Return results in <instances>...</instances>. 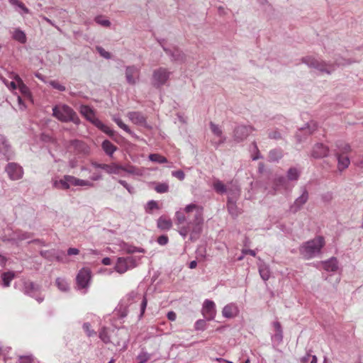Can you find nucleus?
Here are the masks:
<instances>
[{
  "label": "nucleus",
  "instance_id": "obj_32",
  "mask_svg": "<svg viewBox=\"0 0 363 363\" xmlns=\"http://www.w3.org/2000/svg\"><path fill=\"white\" fill-rule=\"evenodd\" d=\"M67 175H65L61 179H52V186L57 189L67 190L69 189V183L67 181Z\"/></svg>",
  "mask_w": 363,
  "mask_h": 363
},
{
  "label": "nucleus",
  "instance_id": "obj_17",
  "mask_svg": "<svg viewBox=\"0 0 363 363\" xmlns=\"http://www.w3.org/2000/svg\"><path fill=\"white\" fill-rule=\"evenodd\" d=\"M0 154H1L4 159L10 160L13 157V152L11 149L10 144L4 135L0 134Z\"/></svg>",
  "mask_w": 363,
  "mask_h": 363
},
{
  "label": "nucleus",
  "instance_id": "obj_45",
  "mask_svg": "<svg viewBox=\"0 0 363 363\" xmlns=\"http://www.w3.org/2000/svg\"><path fill=\"white\" fill-rule=\"evenodd\" d=\"M287 177L289 180H297L299 177V172L296 168H290L287 172Z\"/></svg>",
  "mask_w": 363,
  "mask_h": 363
},
{
  "label": "nucleus",
  "instance_id": "obj_13",
  "mask_svg": "<svg viewBox=\"0 0 363 363\" xmlns=\"http://www.w3.org/2000/svg\"><path fill=\"white\" fill-rule=\"evenodd\" d=\"M129 120L135 125L151 129V126L147 122V117L140 111H130L127 114Z\"/></svg>",
  "mask_w": 363,
  "mask_h": 363
},
{
  "label": "nucleus",
  "instance_id": "obj_63",
  "mask_svg": "<svg viewBox=\"0 0 363 363\" xmlns=\"http://www.w3.org/2000/svg\"><path fill=\"white\" fill-rule=\"evenodd\" d=\"M42 18L43 20L45 21L47 23H48L49 24H50L51 26H54L58 31L60 32H62V30L61 28L57 26L52 21H51L50 18H48V17L45 16H42Z\"/></svg>",
  "mask_w": 363,
  "mask_h": 363
},
{
  "label": "nucleus",
  "instance_id": "obj_10",
  "mask_svg": "<svg viewBox=\"0 0 363 363\" xmlns=\"http://www.w3.org/2000/svg\"><path fill=\"white\" fill-rule=\"evenodd\" d=\"M300 191L301 195L296 199L289 207L290 212L293 213H296L300 211L309 199V193L306 186H301Z\"/></svg>",
  "mask_w": 363,
  "mask_h": 363
},
{
  "label": "nucleus",
  "instance_id": "obj_43",
  "mask_svg": "<svg viewBox=\"0 0 363 363\" xmlns=\"http://www.w3.org/2000/svg\"><path fill=\"white\" fill-rule=\"evenodd\" d=\"M149 160L152 162L160 164L166 163L167 162V160L165 157L157 153L150 154L149 155Z\"/></svg>",
  "mask_w": 363,
  "mask_h": 363
},
{
  "label": "nucleus",
  "instance_id": "obj_8",
  "mask_svg": "<svg viewBox=\"0 0 363 363\" xmlns=\"http://www.w3.org/2000/svg\"><path fill=\"white\" fill-rule=\"evenodd\" d=\"M302 62L306 64L309 67L316 69L328 74H330L334 69L332 65H328L323 61H319L312 57H303Z\"/></svg>",
  "mask_w": 363,
  "mask_h": 363
},
{
  "label": "nucleus",
  "instance_id": "obj_48",
  "mask_svg": "<svg viewBox=\"0 0 363 363\" xmlns=\"http://www.w3.org/2000/svg\"><path fill=\"white\" fill-rule=\"evenodd\" d=\"M150 359V354L147 352H141L138 356V363H146Z\"/></svg>",
  "mask_w": 363,
  "mask_h": 363
},
{
  "label": "nucleus",
  "instance_id": "obj_60",
  "mask_svg": "<svg viewBox=\"0 0 363 363\" xmlns=\"http://www.w3.org/2000/svg\"><path fill=\"white\" fill-rule=\"evenodd\" d=\"M172 175L180 181L184 180L185 177L184 172L182 170L173 171Z\"/></svg>",
  "mask_w": 363,
  "mask_h": 363
},
{
  "label": "nucleus",
  "instance_id": "obj_46",
  "mask_svg": "<svg viewBox=\"0 0 363 363\" xmlns=\"http://www.w3.org/2000/svg\"><path fill=\"white\" fill-rule=\"evenodd\" d=\"M155 190L159 194L166 193L169 191V185L167 183H157Z\"/></svg>",
  "mask_w": 363,
  "mask_h": 363
},
{
  "label": "nucleus",
  "instance_id": "obj_33",
  "mask_svg": "<svg viewBox=\"0 0 363 363\" xmlns=\"http://www.w3.org/2000/svg\"><path fill=\"white\" fill-rule=\"evenodd\" d=\"M112 120L118 125L119 128L123 129L129 135L134 136L135 134L125 124L118 115H113Z\"/></svg>",
  "mask_w": 363,
  "mask_h": 363
},
{
  "label": "nucleus",
  "instance_id": "obj_6",
  "mask_svg": "<svg viewBox=\"0 0 363 363\" xmlns=\"http://www.w3.org/2000/svg\"><path fill=\"white\" fill-rule=\"evenodd\" d=\"M24 294L35 298L38 303H41L44 300V297L41 296V286L30 281L23 282L22 289Z\"/></svg>",
  "mask_w": 363,
  "mask_h": 363
},
{
  "label": "nucleus",
  "instance_id": "obj_39",
  "mask_svg": "<svg viewBox=\"0 0 363 363\" xmlns=\"http://www.w3.org/2000/svg\"><path fill=\"white\" fill-rule=\"evenodd\" d=\"M121 170L133 175L136 176H142L143 172L142 169L136 167L135 166L128 165L127 167H124L121 165Z\"/></svg>",
  "mask_w": 363,
  "mask_h": 363
},
{
  "label": "nucleus",
  "instance_id": "obj_26",
  "mask_svg": "<svg viewBox=\"0 0 363 363\" xmlns=\"http://www.w3.org/2000/svg\"><path fill=\"white\" fill-rule=\"evenodd\" d=\"M238 313V307L234 303H229L224 306L222 311V315L227 318H232L237 315Z\"/></svg>",
  "mask_w": 363,
  "mask_h": 363
},
{
  "label": "nucleus",
  "instance_id": "obj_29",
  "mask_svg": "<svg viewBox=\"0 0 363 363\" xmlns=\"http://www.w3.org/2000/svg\"><path fill=\"white\" fill-rule=\"evenodd\" d=\"M157 226L162 230H169L172 227V222L170 218L162 216L157 219Z\"/></svg>",
  "mask_w": 363,
  "mask_h": 363
},
{
  "label": "nucleus",
  "instance_id": "obj_55",
  "mask_svg": "<svg viewBox=\"0 0 363 363\" xmlns=\"http://www.w3.org/2000/svg\"><path fill=\"white\" fill-rule=\"evenodd\" d=\"M118 182L120 184H121L124 188H125L130 194H134V188L130 184H128L125 180L118 179Z\"/></svg>",
  "mask_w": 363,
  "mask_h": 363
},
{
  "label": "nucleus",
  "instance_id": "obj_3",
  "mask_svg": "<svg viewBox=\"0 0 363 363\" xmlns=\"http://www.w3.org/2000/svg\"><path fill=\"white\" fill-rule=\"evenodd\" d=\"M52 116L63 123L72 122L79 124L80 120L77 113L66 104H57L52 108Z\"/></svg>",
  "mask_w": 363,
  "mask_h": 363
},
{
  "label": "nucleus",
  "instance_id": "obj_5",
  "mask_svg": "<svg viewBox=\"0 0 363 363\" xmlns=\"http://www.w3.org/2000/svg\"><path fill=\"white\" fill-rule=\"evenodd\" d=\"M171 72L165 67H159L152 72V84L156 88H160L168 82Z\"/></svg>",
  "mask_w": 363,
  "mask_h": 363
},
{
  "label": "nucleus",
  "instance_id": "obj_52",
  "mask_svg": "<svg viewBox=\"0 0 363 363\" xmlns=\"http://www.w3.org/2000/svg\"><path fill=\"white\" fill-rule=\"evenodd\" d=\"M196 330L203 331L206 328V321L203 319L198 320L194 325Z\"/></svg>",
  "mask_w": 363,
  "mask_h": 363
},
{
  "label": "nucleus",
  "instance_id": "obj_58",
  "mask_svg": "<svg viewBox=\"0 0 363 363\" xmlns=\"http://www.w3.org/2000/svg\"><path fill=\"white\" fill-rule=\"evenodd\" d=\"M268 136L270 139L279 140L281 139V133L277 130H271L268 133Z\"/></svg>",
  "mask_w": 363,
  "mask_h": 363
},
{
  "label": "nucleus",
  "instance_id": "obj_21",
  "mask_svg": "<svg viewBox=\"0 0 363 363\" xmlns=\"http://www.w3.org/2000/svg\"><path fill=\"white\" fill-rule=\"evenodd\" d=\"M160 43L162 46V48L164 51L166 52V54L171 57L172 61L182 62L184 60V54L180 50H179L178 48H174V50H171L162 45L161 41H160Z\"/></svg>",
  "mask_w": 363,
  "mask_h": 363
},
{
  "label": "nucleus",
  "instance_id": "obj_37",
  "mask_svg": "<svg viewBox=\"0 0 363 363\" xmlns=\"http://www.w3.org/2000/svg\"><path fill=\"white\" fill-rule=\"evenodd\" d=\"M258 268L261 278L264 281H267L270 277V270L269 267L264 263H261L258 265Z\"/></svg>",
  "mask_w": 363,
  "mask_h": 363
},
{
  "label": "nucleus",
  "instance_id": "obj_56",
  "mask_svg": "<svg viewBox=\"0 0 363 363\" xmlns=\"http://www.w3.org/2000/svg\"><path fill=\"white\" fill-rule=\"evenodd\" d=\"M147 298L145 296H143L141 303H140V314L139 316L140 318L143 317V315L145 311L146 307H147Z\"/></svg>",
  "mask_w": 363,
  "mask_h": 363
},
{
  "label": "nucleus",
  "instance_id": "obj_30",
  "mask_svg": "<svg viewBox=\"0 0 363 363\" xmlns=\"http://www.w3.org/2000/svg\"><path fill=\"white\" fill-rule=\"evenodd\" d=\"M337 159V168L340 171H342L348 167L350 164L349 157L339 152L336 153Z\"/></svg>",
  "mask_w": 363,
  "mask_h": 363
},
{
  "label": "nucleus",
  "instance_id": "obj_59",
  "mask_svg": "<svg viewBox=\"0 0 363 363\" xmlns=\"http://www.w3.org/2000/svg\"><path fill=\"white\" fill-rule=\"evenodd\" d=\"M96 50L100 54V55L104 57L105 59L111 58V54L108 52L106 51L103 48L96 47Z\"/></svg>",
  "mask_w": 363,
  "mask_h": 363
},
{
  "label": "nucleus",
  "instance_id": "obj_22",
  "mask_svg": "<svg viewBox=\"0 0 363 363\" xmlns=\"http://www.w3.org/2000/svg\"><path fill=\"white\" fill-rule=\"evenodd\" d=\"M329 152V149L327 146L322 143H317L313 147L311 156L315 159H320L327 157Z\"/></svg>",
  "mask_w": 363,
  "mask_h": 363
},
{
  "label": "nucleus",
  "instance_id": "obj_1",
  "mask_svg": "<svg viewBox=\"0 0 363 363\" xmlns=\"http://www.w3.org/2000/svg\"><path fill=\"white\" fill-rule=\"evenodd\" d=\"M203 220V208L194 203L188 204L175 213L178 233L184 238L189 234V240L193 242L200 237Z\"/></svg>",
  "mask_w": 363,
  "mask_h": 363
},
{
  "label": "nucleus",
  "instance_id": "obj_15",
  "mask_svg": "<svg viewBox=\"0 0 363 363\" xmlns=\"http://www.w3.org/2000/svg\"><path fill=\"white\" fill-rule=\"evenodd\" d=\"M5 170L11 180L20 179L23 175V168L15 162L9 163L6 165Z\"/></svg>",
  "mask_w": 363,
  "mask_h": 363
},
{
  "label": "nucleus",
  "instance_id": "obj_41",
  "mask_svg": "<svg viewBox=\"0 0 363 363\" xmlns=\"http://www.w3.org/2000/svg\"><path fill=\"white\" fill-rule=\"evenodd\" d=\"M15 277V273L13 272H6L1 274V279L3 280V286L4 287H9L11 281Z\"/></svg>",
  "mask_w": 363,
  "mask_h": 363
},
{
  "label": "nucleus",
  "instance_id": "obj_23",
  "mask_svg": "<svg viewBox=\"0 0 363 363\" xmlns=\"http://www.w3.org/2000/svg\"><path fill=\"white\" fill-rule=\"evenodd\" d=\"M238 199V192L236 193L235 199L232 196L228 197L227 208H228L229 213L233 217H236L240 213L239 208H238L237 204H236V201H237Z\"/></svg>",
  "mask_w": 363,
  "mask_h": 363
},
{
  "label": "nucleus",
  "instance_id": "obj_54",
  "mask_svg": "<svg viewBox=\"0 0 363 363\" xmlns=\"http://www.w3.org/2000/svg\"><path fill=\"white\" fill-rule=\"evenodd\" d=\"M83 329L89 337H91L96 333L94 330L91 329V325L89 323H84L83 324Z\"/></svg>",
  "mask_w": 363,
  "mask_h": 363
},
{
  "label": "nucleus",
  "instance_id": "obj_24",
  "mask_svg": "<svg viewBox=\"0 0 363 363\" xmlns=\"http://www.w3.org/2000/svg\"><path fill=\"white\" fill-rule=\"evenodd\" d=\"M67 181L69 182V186L73 185L75 186H89V187H93L94 184L89 181V180H84L78 179L74 176L71 175H67Z\"/></svg>",
  "mask_w": 363,
  "mask_h": 363
},
{
  "label": "nucleus",
  "instance_id": "obj_64",
  "mask_svg": "<svg viewBox=\"0 0 363 363\" xmlns=\"http://www.w3.org/2000/svg\"><path fill=\"white\" fill-rule=\"evenodd\" d=\"M272 338L279 342H281L283 339V332H276L272 336Z\"/></svg>",
  "mask_w": 363,
  "mask_h": 363
},
{
  "label": "nucleus",
  "instance_id": "obj_2",
  "mask_svg": "<svg viewBox=\"0 0 363 363\" xmlns=\"http://www.w3.org/2000/svg\"><path fill=\"white\" fill-rule=\"evenodd\" d=\"M324 245V238L323 236H318L313 240L304 242L300 247L299 252L305 259H309L318 255Z\"/></svg>",
  "mask_w": 363,
  "mask_h": 363
},
{
  "label": "nucleus",
  "instance_id": "obj_34",
  "mask_svg": "<svg viewBox=\"0 0 363 363\" xmlns=\"http://www.w3.org/2000/svg\"><path fill=\"white\" fill-rule=\"evenodd\" d=\"M13 79L18 84V88L19 91L21 92V94H23L24 96H30V90L28 87L23 83L21 78L18 74H16Z\"/></svg>",
  "mask_w": 363,
  "mask_h": 363
},
{
  "label": "nucleus",
  "instance_id": "obj_42",
  "mask_svg": "<svg viewBox=\"0 0 363 363\" xmlns=\"http://www.w3.org/2000/svg\"><path fill=\"white\" fill-rule=\"evenodd\" d=\"M55 282H56V285H57V288L61 291L67 292L69 291V285L65 279L60 278V277L57 278Z\"/></svg>",
  "mask_w": 363,
  "mask_h": 363
},
{
  "label": "nucleus",
  "instance_id": "obj_35",
  "mask_svg": "<svg viewBox=\"0 0 363 363\" xmlns=\"http://www.w3.org/2000/svg\"><path fill=\"white\" fill-rule=\"evenodd\" d=\"M283 157V152L280 148L271 150L269 152V161L274 162L279 161Z\"/></svg>",
  "mask_w": 363,
  "mask_h": 363
},
{
  "label": "nucleus",
  "instance_id": "obj_7",
  "mask_svg": "<svg viewBox=\"0 0 363 363\" xmlns=\"http://www.w3.org/2000/svg\"><path fill=\"white\" fill-rule=\"evenodd\" d=\"M137 266V258L133 256L118 257L115 265V269L119 274H123Z\"/></svg>",
  "mask_w": 363,
  "mask_h": 363
},
{
  "label": "nucleus",
  "instance_id": "obj_19",
  "mask_svg": "<svg viewBox=\"0 0 363 363\" xmlns=\"http://www.w3.org/2000/svg\"><path fill=\"white\" fill-rule=\"evenodd\" d=\"M140 69L135 65L125 67V79L129 84L134 85L139 77Z\"/></svg>",
  "mask_w": 363,
  "mask_h": 363
},
{
  "label": "nucleus",
  "instance_id": "obj_11",
  "mask_svg": "<svg viewBox=\"0 0 363 363\" xmlns=\"http://www.w3.org/2000/svg\"><path fill=\"white\" fill-rule=\"evenodd\" d=\"M91 278V272L88 268L80 269L76 277V282L78 289H87L89 286Z\"/></svg>",
  "mask_w": 363,
  "mask_h": 363
},
{
  "label": "nucleus",
  "instance_id": "obj_16",
  "mask_svg": "<svg viewBox=\"0 0 363 363\" xmlns=\"http://www.w3.org/2000/svg\"><path fill=\"white\" fill-rule=\"evenodd\" d=\"M254 130L251 125H238L234 130V139L238 143L243 141Z\"/></svg>",
  "mask_w": 363,
  "mask_h": 363
},
{
  "label": "nucleus",
  "instance_id": "obj_31",
  "mask_svg": "<svg viewBox=\"0 0 363 363\" xmlns=\"http://www.w3.org/2000/svg\"><path fill=\"white\" fill-rule=\"evenodd\" d=\"M101 147L104 152L110 157H112L113 153L117 150V147L108 140L103 141Z\"/></svg>",
  "mask_w": 363,
  "mask_h": 363
},
{
  "label": "nucleus",
  "instance_id": "obj_61",
  "mask_svg": "<svg viewBox=\"0 0 363 363\" xmlns=\"http://www.w3.org/2000/svg\"><path fill=\"white\" fill-rule=\"evenodd\" d=\"M64 255H65L64 252L55 250V255L54 259H56L58 262H65V261H64V258H63Z\"/></svg>",
  "mask_w": 363,
  "mask_h": 363
},
{
  "label": "nucleus",
  "instance_id": "obj_28",
  "mask_svg": "<svg viewBox=\"0 0 363 363\" xmlns=\"http://www.w3.org/2000/svg\"><path fill=\"white\" fill-rule=\"evenodd\" d=\"M286 179L283 177H277L274 179L272 190L269 191V193L272 194H275L277 191H280L281 189L286 188Z\"/></svg>",
  "mask_w": 363,
  "mask_h": 363
},
{
  "label": "nucleus",
  "instance_id": "obj_14",
  "mask_svg": "<svg viewBox=\"0 0 363 363\" xmlns=\"http://www.w3.org/2000/svg\"><path fill=\"white\" fill-rule=\"evenodd\" d=\"M201 313L207 320H213L216 315L215 303L211 300L206 299L203 303Z\"/></svg>",
  "mask_w": 363,
  "mask_h": 363
},
{
  "label": "nucleus",
  "instance_id": "obj_20",
  "mask_svg": "<svg viewBox=\"0 0 363 363\" xmlns=\"http://www.w3.org/2000/svg\"><path fill=\"white\" fill-rule=\"evenodd\" d=\"M70 147L74 149L77 154L88 155L90 153V147L86 143L82 140H72L70 142Z\"/></svg>",
  "mask_w": 363,
  "mask_h": 363
},
{
  "label": "nucleus",
  "instance_id": "obj_50",
  "mask_svg": "<svg viewBox=\"0 0 363 363\" xmlns=\"http://www.w3.org/2000/svg\"><path fill=\"white\" fill-rule=\"evenodd\" d=\"M210 128H211V130L212 131V133L218 136V137H221L222 136V130L221 128L216 124H215L213 122H211L210 123Z\"/></svg>",
  "mask_w": 363,
  "mask_h": 363
},
{
  "label": "nucleus",
  "instance_id": "obj_53",
  "mask_svg": "<svg viewBox=\"0 0 363 363\" xmlns=\"http://www.w3.org/2000/svg\"><path fill=\"white\" fill-rule=\"evenodd\" d=\"M49 84H50V86H52V88L57 89L60 91H64L66 89L65 86L60 84L58 82L55 80L50 81Z\"/></svg>",
  "mask_w": 363,
  "mask_h": 363
},
{
  "label": "nucleus",
  "instance_id": "obj_9",
  "mask_svg": "<svg viewBox=\"0 0 363 363\" xmlns=\"http://www.w3.org/2000/svg\"><path fill=\"white\" fill-rule=\"evenodd\" d=\"M138 294L135 291H131L126 295L120 302L119 305L116 308L118 315L121 318H125L128 313V307L130 305L135 298H137Z\"/></svg>",
  "mask_w": 363,
  "mask_h": 363
},
{
  "label": "nucleus",
  "instance_id": "obj_44",
  "mask_svg": "<svg viewBox=\"0 0 363 363\" xmlns=\"http://www.w3.org/2000/svg\"><path fill=\"white\" fill-rule=\"evenodd\" d=\"M99 337L100 339L106 344L111 342L110 337L108 335V330L106 328L104 327L99 331Z\"/></svg>",
  "mask_w": 363,
  "mask_h": 363
},
{
  "label": "nucleus",
  "instance_id": "obj_40",
  "mask_svg": "<svg viewBox=\"0 0 363 363\" xmlns=\"http://www.w3.org/2000/svg\"><path fill=\"white\" fill-rule=\"evenodd\" d=\"M9 2L13 6L20 9L19 13L23 15L24 13H29V9L25 6V4L20 0H8Z\"/></svg>",
  "mask_w": 363,
  "mask_h": 363
},
{
  "label": "nucleus",
  "instance_id": "obj_12",
  "mask_svg": "<svg viewBox=\"0 0 363 363\" xmlns=\"http://www.w3.org/2000/svg\"><path fill=\"white\" fill-rule=\"evenodd\" d=\"M90 164L94 168L103 169L109 174H119L121 171V165L115 162L104 164L92 160Z\"/></svg>",
  "mask_w": 363,
  "mask_h": 363
},
{
  "label": "nucleus",
  "instance_id": "obj_49",
  "mask_svg": "<svg viewBox=\"0 0 363 363\" xmlns=\"http://www.w3.org/2000/svg\"><path fill=\"white\" fill-rule=\"evenodd\" d=\"M94 21L96 23L104 27H109L111 26V22L108 19H104L102 16H96Z\"/></svg>",
  "mask_w": 363,
  "mask_h": 363
},
{
  "label": "nucleus",
  "instance_id": "obj_38",
  "mask_svg": "<svg viewBox=\"0 0 363 363\" xmlns=\"http://www.w3.org/2000/svg\"><path fill=\"white\" fill-rule=\"evenodd\" d=\"M12 38L19 42L20 43L24 44L26 43L27 38L24 31L20 28H16L12 34Z\"/></svg>",
  "mask_w": 363,
  "mask_h": 363
},
{
  "label": "nucleus",
  "instance_id": "obj_27",
  "mask_svg": "<svg viewBox=\"0 0 363 363\" xmlns=\"http://www.w3.org/2000/svg\"><path fill=\"white\" fill-rule=\"evenodd\" d=\"M323 269L327 272H336L338 269V262L336 257H331L329 259L322 262Z\"/></svg>",
  "mask_w": 363,
  "mask_h": 363
},
{
  "label": "nucleus",
  "instance_id": "obj_18",
  "mask_svg": "<svg viewBox=\"0 0 363 363\" xmlns=\"http://www.w3.org/2000/svg\"><path fill=\"white\" fill-rule=\"evenodd\" d=\"M32 235H33L30 233L25 232L21 230H16L13 231L11 234H9V237L4 240L18 243L19 242L30 238Z\"/></svg>",
  "mask_w": 363,
  "mask_h": 363
},
{
  "label": "nucleus",
  "instance_id": "obj_36",
  "mask_svg": "<svg viewBox=\"0 0 363 363\" xmlns=\"http://www.w3.org/2000/svg\"><path fill=\"white\" fill-rule=\"evenodd\" d=\"M212 186L216 192L220 194L227 193L228 191L226 186L218 179H215L213 180Z\"/></svg>",
  "mask_w": 363,
  "mask_h": 363
},
{
  "label": "nucleus",
  "instance_id": "obj_62",
  "mask_svg": "<svg viewBox=\"0 0 363 363\" xmlns=\"http://www.w3.org/2000/svg\"><path fill=\"white\" fill-rule=\"evenodd\" d=\"M169 238L167 235H162L157 238V242L160 245H165L168 243Z\"/></svg>",
  "mask_w": 363,
  "mask_h": 363
},
{
  "label": "nucleus",
  "instance_id": "obj_51",
  "mask_svg": "<svg viewBox=\"0 0 363 363\" xmlns=\"http://www.w3.org/2000/svg\"><path fill=\"white\" fill-rule=\"evenodd\" d=\"M159 206L157 201L154 200H151L148 201L145 206V211L147 213H151V211L154 209H158Z\"/></svg>",
  "mask_w": 363,
  "mask_h": 363
},
{
  "label": "nucleus",
  "instance_id": "obj_4",
  "mask_svg": "<svg viewBox=\"0 0 363 363\" xmlns=\"http://www.w3.org/2000/svg\"><path fill=\"white\" fill-rule=\"evenodd\" d=\"M80 113L96 128L101 130L104 133L110 137L115 135V131L111 129L108 126L103 123L99 118L96 117L94 111L86 105H82L79 108Z\"/></svg>",
  "mask_w": 363,
  "mask_h": 363
},
{
  "label": "nucleus",
  "instance_id": "obj_25",
  "mask_svg": "<svg viewBox=\"0 0 363 363\" xmlns=\"http://www.w3.org/2000/svg\"><path fill=\"white\" fill-rule=\"evenodd\" d=\"M317 129V125L314 121H310L308 123L305 127L301 128L298 130V132L296 133V137L298 138V142L301 141V134L303 133L304 134L308 135L312 134Z\"/></svg>",
  "mask_w": 363,
  "mask_h": 363
},
{
  "label": "nucleus",
  "instance_id": "obj_57",
  "mask_svg": "<svg viewBox=\"0 0 363 363\" xmlns=\"http://www.w3.org/2000/svg\"><path fill=\"white\" fill-rule=\"evenodd\" d=\"M252 145L255 151V154L252 157V160H257L258 159L262 158V156L261 155L258 147L257 145V143L254 141L252 143Z\"/></svg>",
  "mask_w": 363,
  "mask_h": 363
},
{
  "label": "nucleus",
  "instance_id": "obj_47",
  "mask_svg": "<svg viewBox=\"0 0 363 363\" xmlns=\"http://www.w3.org/2000/svg\"><path fill=\"white\" fill-rule=\"evenodd\" d=\"M55 255V250H44L40 252V255L45 259L52 261Z\"/></svg>",
  "mask_w": 363,
  "mask_h": 363
}]
</instances>
